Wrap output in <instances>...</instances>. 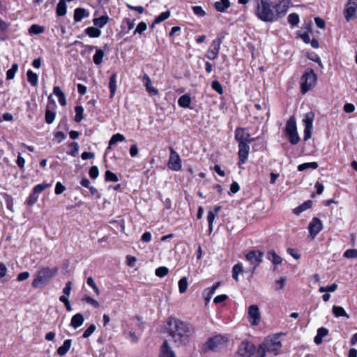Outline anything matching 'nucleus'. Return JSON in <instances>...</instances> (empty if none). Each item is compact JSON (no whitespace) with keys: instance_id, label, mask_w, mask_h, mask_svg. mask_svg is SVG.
<instances>
[{"instance_id":"nucleus-1","label":"nucleus","mask_w":357,"mask_h":357,"mask_svg":"<svg viewBox=\"0 0 357 357\" xmlns=\"http://www.w3.org/2000/svg\"><path fill=\"white\" fill-rule=\"evenodd\" d=\"M166 330L173 342L178 347L187 344L195 333L192 324L175 317L169 318Z\"/></svg>"},{"instance_id":"nucleus-2","label":"nucleus","mask_w":357,"mask_h":357,"mask_svg":"<svg viewBox=\"0 0 357 357\" xmlns=\"http://www.w3.org/2000/svg\"><path fill=\"white\" fill-rule=\"evenodd\" d=\"M255 13L263 22H272L277 20V15L271 8L270 0H254Z\"/></svg>"},{"instance_id":"nucleus-3","label":"nucleus","mask_w":357,"mask_h":357,"mask_svg":"<svg viewBox=\"0 0 357 357\" xmlns=\"http://www.w3.org/2000/svg\"><path fill=\"white\" fill-rule=\"evenodd\" d=\"M281 347L282 344L280 341L266 339L259 345L257 350V357H265L266 354L276 356L278 354Z\"/></svg>"},{"instance_id":"nucleus-4","label":"nucleus","mask_w":357,"mask_h":357,"mask_svg":"<svg viewBox=\"0 0 357 357\" xmlns=\"http://www.w3.org/2000/svg\"><path fill=\"white\" fill-rule=\"evenodd\" d=\"M317 81V77L314 70L307 69L301 78V92L305 94L312 89L315 86Z\"/></svg>"},{"instance_id":"nucleus-5","label":"nucleus","mask_w":357,"mask_h":357,"mask_svg":"<svg viewBox=\"0 0 357 357\" xmlns=\"http://www.w3.org/2000/svg\"><path fill=\"white\" fill-rule=\"evenodd\" d=\"M228 342L227 337L222 335H217L209 337L203 344L204 352L217 351L224 347Z\"/></svg>"},{"instance_id":"nucleus-6","label":"nucleus","mask_w":357,"mask_h":357,"mask_svg":"<svg viewBox=\"0 0 357 357\" xmlns=\"http://www.w3.org/2000/svg\"><path fill=\"white\" fill-rule=\"evenodd\" d=\"M56 269H51L47 267L40 269L36 274L32 285L35 288L40 287L41 285L46 284L52 278H53L56 274Z\"/></svg>"},{"instance_id":"nucleus-7","label":"nucleus","mask_w":357,"mask_h":357,"mask_svg":"<svg viewBox=\"0 0 357 357\" xmlns=\"http://www.w3.org/2000/svg\"><path fill=\"white\" fill-rule=\"evenodd\" d=\"M223 38L224 37L222 36L219 34L217 38L212 42L206 52V57L208 59L214 60L218 57Z\"/></svg>"},{"instance_id":"nucleus-8","label":"nucleus","mask_w":357,"mask_h":357,"mask_svg":"<svg viewBox=\"0 0 357 357\" xmlns=\"http://www.w3.org/2000/svg\"><path fill=\"white\" fill-rule=\"evenodd\" d=\"M255 351V346L252 342L243 341L239 344L237 354L241 357H251Z\"/></svg>"},{"instance_id":"nucleus-9","label":"nucleus","mask_w":357,"mask_h":357,"mask_svg":"<svg viewBox=\"0 0 357 357\" xmlns=\"http://www.w3.org/2000/svg\"><path fill=\"white\" fill-rule=\"evenodd\" d=\"M314 117V114L312 112H310L305 114V118L303 120V125L305 126L303 137V139L305 141L308 140L311 137Z\"/></svg>"},{"instance_id":"nucleus-10","label":"nucleus","mask_w":357,"mask_h":357,"mask_svg":"<svg viewBox=\"0 0 357 357\" xmlns=\"http://www.w3.org/2000/svg\"><path fill=\"white\" fill-rule=\"evenodd\" d=\"M248 319L252 326H257L261 321V314L257 305H251L248 307Z\"/></svg>"},{"instance_id":"nucleus-11","label":"nucleus","mask_w":357,"mask_h":357,"mask_svg":"<svg viewBox=\"0 0 357 357\" xmlns=\"http://www.w3.org/2000/svg\"><path fill=\"white\" fill-rule=\"evenodd\" d=\"M168 167L174 171H178L181 168L180 156L173 148H170V157L168 162Z\"/></svg>"},{"instance_id":"nucleus-12","label":"nucleus","mask_w":357,"mask_h":357,"mask_svg":"<svg viewBox=\"0 0 357 357\" xmlns=\"http://www.w3.org/2000/svg\"><path fill=\"white\" fill-rule=\"evenodd\" d=\"M235 139L238 144L244 143L248 144L253 141V139L250 138V133L243 128H237L236 129Z\"/></svg>"},{"instance_id":"nucleus-13","label":"nucleus","mask_w":357,"mask_h":357,"mask_svg":"<svg viewBox=\"0 0 357 357\" xmlns=\"http://www.w3.org/2000/svg\"><path fill=\"white\" fill-rule=\"evenodd\" d=\"M264 252L259 250H252L246 255V259L254 266V268L261 262Z\"/></svg>"},{"instance_id":"nucleus-14","label":"nucleus","mask_w":357,"mask_h":357,"mask_svg":"<svg viewBox=\"0 0 357 357\" xmlns=\"http://www.w3.org/2000/svg\"><path fill=\"white\" fill-rule=\"evenodd\" d=\"M310 236L314 238L315 236L322 229V222L318 218H314L308 226Z\"/></svg>"},{"instance_id":"nucleus-15","label":"nucleus","mask_w":357,"mask_h":357,"mask_svg":"<svg viewBox=\"0 0 357 357\" xmlns=\"http://www.w3.org/2000/svg\"><path fill=\"white\" fill-rule=\"evenodd\" d=\"M250 151V146L248 144H245L244 143L238 144V157H239V164L238 166L241 167L242 164H244L248 158V154Z\"/></svg>"},{"instance_id":"nucleus-16","label":"nucleus","mask_w":357,"mask_h":357,"mask_svg":"<svg viewBox=\"0 0 357 357\" xmlns=\"http://www.w3.org/2000/svg\"><path fill=\"white\" fill-rule=\"evenodd\" d=\"M290 1L289 0H281L275 6L277 20L282 15H284L289 8Z\"/></svg>"},{"instance_id":"nucleus-17","label":"nucleus","mask_w":357,"mask_h":357,"mask_svg":"<svg viewBox=\"0 0 357 357\" xmlns=\"http://www.w3.org/2000/svg\"><path fill=\"white\" fill-rule=\"evenodd\" d=\"M160 357H176L167 340H165L161 346Z\"/></svg>"},{"instance_id":"nucleus-18","label":"nucleus","mask_w":357,"mask_h":357,"mask_svg":"<svg viewBox=\"0 0 357 357\" xmlns=\"http://www.w3.org/2000/svg\"><path fill=\"white\" fill-rule=\"evenodd\" d=\"M220 209H221V206H216L214 208V211H210L208 213L207 221L208 223V230H209L210 233L213 231V221H214L215 217L217 216L218 212L220 211Z\"/></svg>"},{"instance_id":"nucleus-19","label":"nucleus","mask_w":357,"mask_h":357,"mask_svg":"<svg viewBox=\"0 0 357 357\" xmlns=\"http://www.w3.org/2000/svg\"><path fill=\"white\" fill-rule=\"evenodd\" d=\"M84 319L81 313L75 314L71 319L70 326L74 328H77L84 323Z\"/></svg>"},{"instance_id":"nucleus-20","label":"nucleus","mask_w":357,"mask_h":357,"mask_svg":"<svg viewBox=\"0 0 357 357\" xmlns=\"http://www.w3.org/2000/svg\"><path fill=\"white\" fill-rule=\"evenodd\" d=\"M285 130L287 135L297 131L296 119L291 116L286 123Z\"/></svg>"},{"instance_id":"nucleus-21","label":"nucleus","mask_w":357,"mask_h":357,"mask_svg":"<svg viewBox=\"0 0 357 357\" xmlns=\"http://www.w3.org/2000/svg\"><path fill=\"white\" fill-rule=\"evenodd\" d=\"M89 13L84 8H77L74 11V20L77 22L82 21L84 17H88Z\"/></svg>"},{"instance_id":"nucleus-22","label":"nucleus","mask_w":357,"mask_h":357,"mask_svg":"<svg viewBox=\"0 0 357 357\" xmlns=\"http://www.w3.org/2000/svg\"><path fill=\"white\" fill-rule=\"evenodd\" d=\"M356 10L354 7H351V6H347L344 10V16L347 20V22H349L351 19H354L356 17Z\"/></svg>"},{"instance_id":"nucleus-23","label":"nucleus","mask_w":357,"mask_h":357,"mask_svg":"<svg viewBox=\"0 0 357 357\" xmlns=\"http://www.w3.org/2000/svg\"><path fill=\"white\" fill-rule=\"evenodd\" d=\"M267 258L271 261L274 265H278L282 263V258L273 250L267 252Z\"/></svg>"},{"instance_id":"nucleus-24","label":"nucleus","mask_w":357,"mask_h":357,"mask_svg":"<svg viewBox=\"0 0 357 357\" xmlns=\"http://www.w3.org/2000/svg\"><path fill=\"white\" fill-rule=\"evenodd\" d=\"M116 79L117 75L114 73L111 75L109 82V88L110 90V98H112L116 90Z\"/></svg>"},{"instance_id":"nucleus-25","label":"nucleus","mask_w":357,"mask_h":357,"mask_svg":"<svg viewBox=\"0 0 357 357\" xmlns=\"http://www.w3.org/2000/svg\"><path fill=\"white\" fill-rule=\"evenodd\" d=\"M191 103V98L190 95L185 94L181 96L178 100V104L181 107L188 108Z\"/></svg>"},{"instance_id":"nucleus-26","label":"nucleus","mask_w":357,"mask_h":357,"mask_svg":"<svg viewBox=\"0 0 357 357\" xmlns=\"http://www.w3.org/2000/svg\"><path fill=\"white\" fill-rule=\"evenodd\" d=\"M72 340L68 339L66 340L62 346L59 347L57 349V354L59 356H64L69 351L71 347Z\"/></svg>"},{"instance_id":"nucleus-27","label":"nucleus","mask_w":357,"mask_h":357,"mask_svg":"<svg viewBox=\"0 0 357 357\" xmlns=\"http://www.w3.org/2000/svg\"><path fill=\"white\" fill-rule=\"evenodd\" d=\"M144 79L146 80L145 86H146V91L149 93H151L153 95H157L158 93V91L156 89H155L152 86L151 80L150 77L146 74L144 75Z\"/></svg>"},{"instance_id":"nucleus-28","label":"nucleus","mask_w":357,"mask_h":357,"mask_svg":"<svg viewBox=\"0 0 357 357\" xmlns=\"http://www.w3.org/2000/svg\"><path fill=\"white\" fill-rule=\"evenodd\" d=\"M215 8L219 12H224L230 6L229 0H220L215 3Z\"/></svg>"},{"instance_id":"nucleus-29","label":"nucleus","mask_w":357,"mask_h":357,"mask_svg":"<svg viewBox=\"0 0 357 357\" xmlns=\"http://www.w3.org/2000/svg\"><path fill=\"white\" fill-rule=\"evenodd\" d=\"M27 81L33 86L38 85V76L36 73H33L31 70H29L26 73Z\"/></svg>"},{"instance_id":"nucleus-30","label":"nucleus","mask_w":357,"mask_h":357,"mask_svg":"<svg viewBox=\"0 0 357 357\" xmlns=\"http://www.w3.org/2000/svg\"><path fill=\"white\" fill-rule=\"evenodd\" d=\"M312 206V202L311 200H307L299 206L295 208L294 209V213L296 215L300 214L301 212L311 208Z\"/></svg>"},{"instance_id":"nucleus-31","label":"nucleus","mask_w":357,"mask_h":357,"mask_svg":"<svg viewBox=\"0 0 357 357\" xmlns=\"http://www.w3.org/2000/svg\"><path fill=\"white\" fill-rule=\"evenodd\" d=\"M126 140V137L120 133H116L111 137L109 142V147L108 149H110L112 146L114 145L118 142H124Z\"/></svg>"},{"instance_id":"nucleus-32","label":"nucleus","mask_w":357,"mask_h":357,"mask_svg":"<svg viewBox=\"0 0 357 357\" xmlns=\"http://www.w3.org/2000/svg\"><path fill=\"white\" fill-rule=\"evenodd\" d=\"M56 15L58 16H63L66 13V5L64 0H60L56 6Z\"/></svg>"},{"instance_id":"nucleus-33","label":"nucleus","mask_w":357,"mask_h":357,"mask_svg":"<svg viewBox=\"0 0 357 357\" xmlns=\"http://www.w3.org/2000/svg\"><path fill=\"white\" fill-rule=\"evenodd\" d=\"M318 164L316 162H305L301 164L298 166V170L299 172H303L307 169H316L318 167Z\"/></svg>"},{"instance_id":"nucleus-34","label":"nucleus","mask_w":357,"mask_h":357,"mask_svg":"<svg viewBox=\"0 0 357 357\" xmlns=\"http://www.w3.org/2000/svg\"><path fill=\"white\" fill-rule=\"evenodd\" d=\"M85 32L91 38H98L101 34L100 30L93 26L88 27Z\"/></svg>"},{"instance_id":"nucleus-35","label":"nucleus","mask_w":357,"mask_h":357,"mask_svg":"<svg viewBox=\"0 0 357 357\" xmlns=\"http://www.w3.org/2000/svg\"><path fill=\"white\" fill-rule=\"evenodd\" d=\"M333 313L334 316L336 317H346L347 318L349 317V316L345 312L344 308L340 306L334 305L333 307Z\"/></svg>"},{"instance_id":"nucleus-36","label":"nucleus","mask_w":357,"mask_h":357,"mask_svg":"<svg viewBox=\"0 0 357 357\" xmlns=\"http://www.w3.org/2000/svg\"><path fill=\"white\" fill-rule=\"evenodd\" d=\"M169 16H170V12L169 10L162 12L154 20V21L153 22V23L151 24V26L153 27L155 24H159L162 22L165 21V20L169 18Z\"/></svg>"},{"instance_id":"nucleus-37","label":"nucleus","mask_w":357,"mask_h":357,"mask_svg":"<svg viewBox=\"0 0 357 357\" xmlns=\"http://www.w3.org/2000/svg\"><path fill=\"white\" fill-rule=\"evenodd\" d=\"M104 52L100 49H96V52L93 56V61L96 65H100L102 62Z\"/></svg>"},{"instance_id":"nucleus-38","label":"nucleus","mask_w":357,"mask_h":357,"mask_svg":"<svg viewBox=\"0 0 357 357\" xmlns=\"http://www.w3.org/2000/svg\"><path fill=\"white\" fill-rule=\"evenodd\" d=\"M109 17L107 15H102L100 17L95 18L93 22L95 26L98 27H103L108 22Z\"/></svg>"},{"instance_id":"nucleus-39","label":"nucleus","mask_w":357,"mask_h":357,"mask_svg":"<svg viewBox=\"0 0 357 357\" xmlns=\"http://www.w3.org/2000/svg\"><path fill=\"white\" fill-rule=\"evenodd\" d=\"M243 273V267L241 264H237L232 268V278L236 282H238V275Z\"/></svg>"},{"instance_id":"nucleus-40","label":"nucleus","mask_w":357,"mask_h":357,"mask_svg":"<svg viewBox=\"0 0 357 357\" xmlns=\"http://www.w3.org/2000/svg\"><path fill=\"white\" fill-rule=\"evenodd\" d=\"M188 287V279L186 277H183L178 281V289L181 294H183L186 291Z\"/></svg>"},{"instance_id":"nucleus-41","label":"nucleus","mask_w":357,"mask_h":357,"mask_svg":"<svg viewBox=\"0 0 357 357\" xmlns=\"http://www.w3.org/2000/svg\"><path fill=\"white\" fill-rule=\"evenodd\" d=\"M55 119V112L50 110L49 107H47L45 111V121L48 124H51L53 123Z\"/></svg>"},{"instance_id":"nucleus-42","label":"nucleus","mask_w":357,"mask_h":357,"mask_svg":"<svg viewBox=\"0 0 357 357\" xmlns=\"http://www.w3.org/2000/svg\"><path fill=\"white\" fill-rule=\"evenodd\" d=\"M75 121L77 123L83 119L84 109L82 106H76L75 108Z\"/></svg>"},{"instance_id":"nucleus-43","label":"nucleus","mask_w":357,"mask_h":357,"mask_svg":"<svg viewBox=\"0 0 357 357\" xmlns=\"http://www.w3.org/2000/svg\"><path fill=\"white\" fill-rule=\"evenodd\" d=\"M43 31L44 27L38 24H33L29 29V32L31 34H40L42 33Z\"/></svg>"},{"instance_id":"nucleus-44","label":"nucleus","mask_w":357,"mask_h":357,"mask_svg":"<svg viewBox=\"0 0 357 357\" xmlns=\"http://www.w3.org/2000/svg\"><path fill=\"white\" fill-rule=\"evenodd\" d=\"M287 135H288L289 140L291 144H296L299 142L300 137H299L297 131L294 132L292 133L291 132L289 133V134H287Z\"/></svg>"},{"instance_id":"nucleus-45","label":"nucleus","mask_w":357,"mask_h":357,"mask_svg":"<svg viewBox=\"0 0 357 357\" xmlns=\"http://www.w3.org/2000/svg\"><path fill=\"white\" fill-rule=\"evenodd\" d=\"M288 22L292 26L298 25L299 22V17L296 13H291L288 16Z\"/></svg>"},{"instance_id":"nucleus-46","label":"nucleus","mask_w":357,"mask_h":357,"mask_svg":"<svg viewBox=\"0 0 357 357\" xmlns=\"http://www.w3.org/2000/svg\"><path fill=\"white\" fill-rule=\"evenodd\" d=\"M82 301L83 302H86V303L93 305L96 308H98L100 306V304H99V303L97 301H96L95 299H93V298H91V297L89 296H84L82 298Z\"/></svg>"},{"instance_id":"nucleus-47","label":"nucleus","mask_w":357,"mask_h":357,"mask_svg":"<svg viewBox=\"0 0 357 357\" xmlns=\"http://www.w3.org/2000/svg\"><path fill=\"white\" fill-rule=\"evenodd\" d=\"M50 186H51L50 183H43L38 184L34 187L33 191L34 194H38V193H40L41 192H43V190H45L46 188H49Z\"/></svg>"},{"instance_id":"nucleus-48","label":"nucleus","mask_w":357,"mask_h":357,"mask_svg":"<svg viewBox=\"0 0 357 357\" xmlns=\"http://www.w3.org/2000/svg\"><path fill=\"white\" fill-rule=\"evenodd\" d=\"M169 269L165 266H160L155 270V275L158 277L162 278L168 274Z\"/></svg>"},{"instance_id":"nucleus-49","label":"nucleus","mask_w":357,"mask_h":357,"mask_svg":"<svg viewBox=\"0 0 357 357\" xmlns=\"http://www.w3.org/2000/svg\"><path fill=\"white\" fill-rule=\"evenodd\" d=\"M105 180L107 181L116 182L118 181L119 179L117 176L114 173L112 172L109 170H107L105 172Z\"/></svg>"},{"instance_id":"nucleus-50","label":"nucleus","mask_w":357,"mask_h":357,"mask_svg":"<svg viewBox=\"0 0 357 357\" xmlns=\"http://www.w3.org/2000/svg\"><path fill=\"white\" fill-rule=\"evenodd\" d=\"M344 257L348 259L357 258L356 249H348L344 252Z\"/></svg>"},{"instance_id":"nucleus-51","label":"nucleus","mask_w":357,"mask_h":357,"mask_svg":"<svg viewBox=\"0 0 357 357\" xmlns=\"http://www.w3.org/2000/svg\"><path fill=\"white\" fill-rule=\"evenodd\" d=\"M86 283L93 289L96 294H100V290L96 284L95 283L94 280L91 277L87 278Z\"/></svg>"},{"instance_id":"nucleus-52","label":"nucleus","mask_w":357,"mask_h":357,"mask_svg":"<svg viewBox=\"0 0 357 357\" xmlns=\"http://www.w3.org/2000/svg\"><path fill=\"white\" fill-rule=\"evenodd\" d=\"M211 87L214 91H215L219 94L221 95L223 93V89L220 82L217 80L213 81L211 84Z\"/></svg>"},{"instance_id":"nucleus-53","label":"nucleus","mask_w":357,"mask_h":357,"mask_svg":"<svg viewBox=\"0 0 357 357\" xmlns=\"http://www.w3.org/2000/svg\"><path fill=\"white\" fill-rule=\"evenodd\" d=\"M286 282V278L282 277L280 278L279 280L275 281V289L277 290H282Z\"/></svg>"},{"instance_id":"nucleus-54","label":"nucleus","mask_w":357,"mask_h":357,"mask_svg":"<svg viewBox=\"0 0 357 357\" xmlns=\"http://www.w3.org/2000/svg\"><path fill=\"white\" fill-rule=\"evenodd\" d=\"M70 146H73V149L68 153V154L70 155L71 156L75 157L77 156L79 151V144L77 142H72L70 144Z\"/></svg>"},{"instance_id":"nucleus-55","label":"nucleus","mask_w":357,"mask_h":357,"mask_svg":"<svg viewBox=\"0 0 357 357\" xmlns=\"http://www.w3.org/2000/svg\"><path fill=\"white\" fill-rule=\"evenodd\" d=\"M192 10H193V13H195V15L199 16V17H204L206 15V13L203 10V8L199 6H193Z\"/></svg>"},{"instance_id":"nucleus-56","label":"nucleus","mask_w":357,"mask_h":357,"mask_svg":"<svg viewBox=\"0 0 357 357\" xmlns=\"http://www.w3.org/2000/svg\"><path fill=\"white\" fill-rule=\"evenodd\" d=\"M89 174L91 178H96L99 175L98 168L96 166H92L89 169Z\"/></svg>"},{"instance_id":"nucleus-57","label":"nucleus","mask_w":357,"mask_h":357,"mask_svg":"<svg viewBox=\"0 0 357 357\" xmlns=\"http://www.w3.org/2000/svg\"><path fill=\"white\" fill-rule=\"evenodd\" d=\"M96 327L94 324H91L83 333V337L87 338L91 336L95 331Z\"/></svg>"},{"instance_id":"nucleus-58","label":"nucleus","mask_w":357,"mask_h":357,"mask_svg":"<svg viewBox=\"0 0 357 357\" xmlns=\"http://www.w3.org/2000/svg\"><path fill=\"white\" fill-rule=\"evenodd\" d=\"M147 28L146 24L144 22H141L138 24V25L136 27V29L135 31V33H139L141 34L142 32H144Z\"/></svg>"},{"instance_id":"nucleus-59","label":"nucleus","mask_w":357,"mask_h":357,"mask_svg":"<svg viewBox=\"0 0 357 357\" xmlns=\"http://www.w3.org/2000/svg\"><path fill=\"white\" fill-rule=\"evenodd\" d=\"M66 190V187L61 183L57 182L55 186V194L60 195Z\"/></svg>"},{"instance_id":"nucleus-60","label":"nucleus","mask_w":357,"mask_h":357,"mask_svg":"<svg viewBox=\"0 0 357 357\" xmlns=\"http://www.w3.org/2000/svg\"><path fill=\"white\" fill-rule=\"evenodd\" d=\"M71 289H72V283H71V282H67L66 283L65 287L63 289V294H65L66 296H69L70 294Z\"/></svg>"},{"instance_id":"nucleus-61","label":"nucleus","mask_w":357,"mask_h":357,"mask_svg":"<svg viewBox=\"0 0 357 357\" xmlns=\"http://www.w3.org/2000/svg\"><path fill=\"white\" fill-rule=\"evenodd\" d=\"M355 107L351 103H347L344 105V111L346 113H351L354 111Z\"/></svg>"},{"instance_id":"nucleus-62","label":"nucleus","mask_w":357,"mask_h":357,"mask_svg":"<svg viewBox=\"0 0 357 357\" xmlns=\"http://www.w3.org/2000/svg\"><path fill=\"white\" fill-rule=\"evenodd\" d=\"M37 200H38V196L36 195V194H34V192H33V193L28 198L27 204H28V205H32L34 203H36Z\"/></svg>"},{"instance_id":"nucleus-63","label":"nucleus","mask_w":357,"mask_h":357,"mask_svg":"<svg viewBox=\"0 0 357 357\" xmlns=\"http://www.w3.org/2000/svg\"><path fill=\"white\" fill-rule=\"evenodd\" d=\"M328 333V331L327 328L321 327L317 330V333L319 336L321 337L322 338L325 336H326Z\"/></svg>"},{"instance_id":"nucleus-64","label":"nucleus","mask_w":357,"mask_h":357,"mask_svg":"<svg viewBox=\"0 0 357 357\" xmlns=\"http://www.w3.org/2000/svg\"><path fill=\"white\" fill-rule=\"evenodd\" d=\"M138 154V148L136 144L131 145L130 148V155L131 157H135Z\"/></svg>"}]
</instances>
